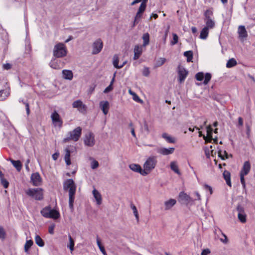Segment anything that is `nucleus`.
Wrapping results in <instances>:
<instances>
[{"label": "nucleus", "mask_w": 255, "mask_h": 255, "mask_svg": "<svg viewBox=\"0 0 255 255\" xmlns=\"http://www.w3.org/2000/svg\"><path fill=\"white\" fill-rule=\"evenodd\" d=\"M63 188L65 190L68 189L69 206L71 210H73L75 200V195L76 190V186L73 180L72 179L66 180L64 182Z\"/></svg>", "instance_id": "f257e3e1"}, {"label": "nucleus", "mask_w": 255, "mask_h": 255, "mask_svg": "<svg viewBox=\"0 0 255 255\" xmlns=\"http://www.w3.org/2000/svg\"><path fill=\"white\" fill-rule=\"evenodd\" d=\"M156 157L155 156L149 157L143 164L142 171L143 176H146L155 167L157 164Z\"/></svg>", "instance_id": "f03ea898"}, {"label": "nucleus", "mask_w": 255, "mask_h": 255, "mask_svg": "<svg viewBox=\"0 0 255 255\" xmlns=\"http://www.w3.org/2000/svg\"><path fill=\"white\" fill-rule=\"evenodd\" d=\"M43 217L46 218L56 220L60 217L59 212L54 209H52L50 206H47L43 208L41 212Z\"/></svg>", "instance_id": "7ed1b4c3"}, {"label": "nucleus", "mask_w": 255, "mask_h": 255, "mask_svg": "<svg viewBox=\"0 0 255 255\" xmlns=\"http://www.w3.org/2000/svg\"><path fill=\"white\" fill-rule=\"evenodd\" d=\"M82 134V128L80 127H77L72 131L68 132L67 136L64 138L63 142H67L69 140L77 141Z\"/></svg>", "instance_id": "20e7f679"}, {"label": "nucleus", "mask_w": 255, "mask_h": 255, "mask_svg": "<svg viewBox=\"0 0 255 255\" xmlns=\"http://www.w3.org/2000/svg\"><path fill=\"white\" fill-rule=\"evenodd\" d=\"M53 56L56 58H61L67 55V51L66 46L63 43H58L53 49Z\"/></svg>", "instance_id": "39448f33"}, {"label": "nucleus", "mask_w": 255, "mask_h": 255, "mask_svg": "<svg viewBox=\"0 0 255 255\" xmlns=\"http://www.w3.org/2000/svg\"><path fill=\"white\" fill-rule=\"evenodd\" d=\"M251 166L250 162L249 161H246L244 162L243 167L240 173L241 182L243 187L244 188L246 186V183L244 177L245 176L248 174L251 170Z\"/></svg>", "instance_id": "423d86ee"}, {"label": "nucleus", "mask_w": 255, "mask_h": 255, "mask_svg": "<svg viewBox=\"0 0 255 255\" xmlns=\"http://www.w3.org/2000/svg\"><path fill=\"white\" fill-rule=\"evenodd\" d=\"M27 195L34 198L35 200L43 199V190L42 188L29 189L26 191Z\"/></svg>", "instance_id": "0eeeda50"}, {"label": "nucleus", "mask_w": 255, "mask_h": 255, "mask_svg": "<svg viewBox=\"0 0 255 255\" xmlns=\"http://www.w3.org/2000/svg\"><path fill=\"white\" fill-rule=\"evenodd\" d=\"M147 0H143L142 2H141L139 7L137 10V13L134 17V19L133 23L132 26L134 27L136 24H137L140 18L142 17V14L143 12L145 11L146 7V2Z\"/></svg>", "instance_id": "6e6552de"}, {"label": "nucleus", "mask_w": 255, "mask_h": 255, "mask_svg": "<svg viewBox=\"0 0 255 255\" xmlns=\"http://www.w3.org/2000/svg\"><path fill=\"white\" fill-rule=\"evenodd\" d=\"M84 142L86 146H93L95 143L94 134L91 132H87L85 135Z\"/></svg>", "instance_id": "1a4fd4ad"}, {"label": "nucleus", "mask_w": 255, "mask_h": 255, "mask_svg": "<svg viewBox=\"0 0 255 255\" xmlns=\"http://www.w3.org/2000/svg\"><path fill=\"white\" fill-rule=\"evenodd\" d=\"M72 107L77 108L78 111L81 113L85 114L87 111V106L80 100H76L72 103Z\"/></svg>", "instance_id": "9d476101"}, {"label": "nucleus", "mask_w": 255, "mask_h": 255, "mask_svg": "<svg viewBox=\"0 0 255 255\" xmlns=\"http://www.w3.org/2000/svg\"><path fill=\"white\" fill-rule=\"evenodd\" d=\"M188 74L187 71L182 66H179L178 67V81L180 83H183L185 80Z\"/></svg>", "instance_id": "9b49d317"}, {"label": "nucleus", "mask_w": 255, "mask_h": 255, "mask_svg": "<svg viewBox=\"0 0 255 255\" xmlns=\"http://www.w3.org/2000/svg\"><path fill=\"white\" fill-rule=\"evenodd\" d=\"M103 44L101 39L96 40L93 44V54H98L102 49Z\"/></svg>", "instance_id": "f8f14e48"}, {"label": "nucleus", "mask_w": 255, "mask_h": 255, "mask_svg": "<svg viewBox=\"0 0 255 255\" xmlns=\"http://www.w3.org/2000/svg\"><path fill=\"white\" fill-rule=\"evenodd\" d=\"M30 180L33 185L35 186H40L42 183V178L38 172L32 173L30 177Z\"/></svg>", "instance_id": "ddd939ff"}, {"label": "nucleus", "mask_w": 255, "mask_h": 255, "mask_svg": "<svg viewBox=\"0 0 255 255\" xmlns=\"http://www.w3.org/2000/svg\"><path fill=\"white\" fill-rule=\"evenodd\" d=\"M53 124L55 126L62 127L63 122L60 117L59 115L56 111L52 113L51 116Z\"/></svg>", "instance_id": "4468645a"}, {"label": "nucleus", "mask_w": 255, "mask_h": 255, "mask_svg": "<svg viewBox=\"0 0 255 255\" xmlns=\"http://www.w3.org/2000/svg\"><path fill=\"white\" fill-rule=\"evenodd\" d=\"M237 210L238 212V217L240 221L242 223H246L247 221V215L245 212L244 208L241 205H238L237 207Z\"/></svg>", "instance_id": "2eb2a0df"}, {"label": "nucleus", "mask_w": 255, "mask_h": 255, "mask_svg": "<svg viewBox=\"0 0 255 255\" xmlns=\"http://www.w3.org/2000/svg\"><path fill=\"white\" fill-rule=\"evenodd\" d=\"M99 107L103 114L105 115H107L110 109V104L109 102L107 101H101L99 104Z\"/></svg>", "instance_id": "dca6fc26"}, {"label": "nucleus", "mask_w": 255, "mask_h": 255, "mask_svg": "<svg viewBox=\"0 0 255 255\" xmlns=\"http://www.w3.org/2000/svg\"><path fill=\"white\" fill-rule=\"evenodd\" d=\"M175 148L173 147H170L169 148H166L164 147L158 148L156 149V151L162 155H167L169 154H171L173 153Z\"/></svg>", "instance_id": "f3484780"}, {"label": "nucleus", "mask_w": 255, "mask_h": 255, "mask_svg": "<svg viewBox=\"0 0 255 255\" xmlns=\"http://www.w3.org/2000/svg\"><path fill=\"white\" fill-rule=\"evenodd\" d=\"M142 46L141 45H136L134 47V56L133 59H138L142 53Z\"/></svg>", "instance_id": "a211bd4d"}, {"label": "nucleus", "mask_w": 255, "mask_h": 255, "mask_svg": "<svg viewBox=\"0 0 255 255\" xmlns=\"http://www.w3.org/2000/svg\"><path fill=\"white\" fill-rule=\"evenodd\" d=\"M129 168L133 171L140 173L143 176V169L141 167L137 164H131L129 165Z\"/></svg>", "instance_id": "6ab92c4d"}, {"label": "nucleus", "mask_w": 255, "mask_h": 255, "mask_svg": "<svg viewBox=\"0 0 255 255\" xmlns=\"http://www.w3.org/2000/svg\"><path fill=\"white\" fill-rule=\"evenodd\" d=\"M176 203V200L174 199H170L164 202L165 210H168L171 209Z\"/></svg>", "instance_id": "aec40b11"}, {"label": "nucleus", "mask_w": 255, "mask_h": 255, "mask_svg": "<svg viewBox=\"0 0 255 255\" xmlns=\"http://www.w3.org/2000/svg\"><path fill=\"white\" fill-rule=\"evenodd\" d=\"M238 33L239 37L242 38L247 37L248 33L245 26L240 25L238 27Z\"/></svg>", "instance_id": "412c9836"}, {"label": "nucleus", "mask_w": 255, "mask_h": 255, "mask_svg": "<svg viewBox=\"0 0 255 255\" xmlns=\"http://www.w3.org/2000/svg\"><path fill=\"white\" fill-rule=\"evenodd\" d=\"M10 94V89L7 88L0 91V101H4Z\"/></svg>", "instance_id": "4be33fe9"}, {"label": "nucleus", "mask_w": 255, "mask_h": 255, "mask_svg": "<svg viewBox=\"0 0 255 255\" xmlns=\"http://www.w3.org/2000/svg\"><path fill=\"white\" fill-rule=\"evenodd\" d=\"M179 196L181 200L185 201L186 203H189L190 202L193 201V199L190 197V196L184 192H180Z\"/></svg>", "instance_id": "5701e85b"}, {"label": "nucleus", "mask_w": 255, "mask_h": 255, "mask_svg": "<svg viewBox=\"0 0 255 255\" xmlns=\"http://www.w3.org/2000/svg\"><path fill=\"white\" fill-rule=\"evenodd\" d=\"M93 196L97 202V204L99 205L102 204V196L99 192L96 189L93 190Z\"/></svg>", "instance_id": "b1692460"}, {"label": "nucleus", "mask_w": 255, "mask_h": 255, "mask_svg": "<svg viewBox=\"0 0 255 255\" xmlns=\"http://www.w3.org/2000/svg\"><path fill=\"white\" fill-rule=\"evenodd\" d=\"M63 78L65 79L71 80L73 77L72 71L69 70H63L62 71Z\"/></svg>", "instance_id": "393cba45"}, {"label": "nucleus", "mask_w": 255, "mask_h": 255, "mask_svg": "<svg viewBox=\"0 0 255 255\" xmlns=\"http://www.w3.org/2000/svg\"><path fill=\"white\" fill-rule=\"evenodd\" d=\"M171 169L178 175H181V172L178 168L177 163L175 161L171 162L170 164Z\"/></svg>", "instance_id": "a878e982"}, {"label": "nucleus", "mask_w": 255, "mask_h": 255, "mask_svg": "<svg viewBox=\"0 0 255 255\" xmlns=\"http://www.w3.org/2000/svg\"><path fill=\"white\" fill-rule=\"evenodd\" d=\"M223 176L224 179L226 180L227 184L230 187H231V174L230 173L225 170L223 172Z\"/></svg>", "instance_id": "bb28decb"}, {"label": "nucleus", "mask_w": 255, "mask_h": 255, "mask_svg": "<svg viewBox=\"0 0 255 255\" xmlns=\"http://www.w3.org/2000/svg\"><path fill=\"white\" fill-rule=\"evenodd\" d=\"M119 61V59L118 56L117 55H115L113 57V63L114 67L117 68H118V69L122 68L124 66V65L126 63V62H124L122 65H118Z\"/></svg>", "instance_id": "cd10ccee"}, {"label": "nucleus", "mask_w": 255, "mask_h": 255, "mask_svg": "<svg viewBox=\"0 0 255 255\" xmlns=\"http://www.w3.org/2000/svg\"><path fill=\"white\" fill-rule=\"evenodd\" d=\"M11 163L18 171H20L22 168V164L19 160L10 159Z\"/></svg>", "instance_id": "c85d7f7f"}, {"label": "nucleus", "mask_w": 255, "mask_h": 255, "mask_svg": "<svg viewBox=\"0 0 255 255\" xmlns=\"http://www.w3.org/2000/svg\"><path fill=\"white\" fill-rule=\"evenodd\" d=\"M205 21L206 23V26L205 27H207L208 29H212L214 27L215 23L212 18L205 19Z\"/></svg>", "instance_id": "c756f323"}, {"label": "nucleus", "mask_w": 255, "mask_h": 255, "mask_svg": "<svg viewBox=\"0 0 255 255\" xmlns=\"http://www.w3.org/2000/svg\"><path fill=\"white\" fill-rule=\"evenodd\" d=\"M209 34V29L207 27H204L201 32L200 35V38L202 39H205L207 38Z\"/></svg>", "instance_id": "7c9ffc66"}, {"label": "nucleus", "mask_w": 255, "mask_h": 255, "mask_svg": "<svg viewBox=\"0 0 255 255\" xmlns=\"http://www.w3.org/2000/svg\"><path fill=\"white\" fill-rule=\"evenodd\" d=\"M162 137L169 143L175 142V139L171 136L169 135L167 133H163L162 134Z\"/></svg>", "instance_id": "2f4dec72"}, {"label": "nucleus", "mask_w": 255, "mask_h": 255, "mask_svg": "<svg viewBox=\"0 0 255 255\" xmlns=\"http://www.w3.org/2000/svg\"><path fill=\"white\" fill-rule=\"evenodd\" d=\"M142 38L143 42L142 46L144 47L146 46L149 43V34L148 33H145L143 34Z\"/></svg>", "instance_id": "473e14b6"}, {"label": "nucleus", "mask_w": 255, "mask_h": 255, "mask_svg": "<svg viewBox=\"0 0 255 255\" xmlns=\"http://www.w3.org/2000/svg\"><path fill=\"white\" fill-rule=\"evenodd\" d=\"M35 242L36 244L40 247H43L44 246V243L43 240L38 235H36L35 237Z\"/></svg>", "instance_id": "72a5a7b5"}, {"label": "nucleus", "mask_w": 255, "mask_h": 255, "mask_svg": "<svg viewBox=\"0 0 255 255\" xmlns=\"http://www.w3.org/2000/svg\"><path fill=\"white\" fill-rule=\"evenodd\" d=\"M237 64V62L236 60L234 58H231L228 61L226 64V67L228 68H231L236 66Z\"/></svg>", "instance_id": "f704fd0d"}, {"label": "nucleus", "mask_w": 255, "mask_h": 255, "mask_svg": "<svg viewBox=\"0 0 255 255\" xmlns=\"http://www.w3.org/2000/svg\"><path fill=\"white\" fill-rule=\"evenodd\" d=\"M184 55L187 57V61L188 62H191L193 58V52L192 51H185L184 53Z\"/></svg>", "instance_id": "c9c22d12"}, {"label": "nucleus", "mask_w": 255, "mask_h": 255, "mask_svg": "<svg viewBox=\"0 0 255 255\" xmlns=\"http://www.w3.org/2000/svg\"><path fill=\"white\" fill-rule=\"evenodd\" d=\"M49 66L53 69H60V66L58 63L57 61L52 60L49 63Z\"/></svg>", "instance_id": "e433bc0d"}, {"label": "nucleus", "mask_w": 255, "mask_h": 255, "mask_svg": "<svg viewBox=\"0 0 255 255\" xmlns=\"http://www.w3.org/2000/svg\"><path fill=\"white\" fill-rule=\"evenodd\" d=\"M33 244V242L31 240L26 241L24 245V251L25 252H28L29 249L31 248Z\"/></svg>", "instance_id": "4c0bfd02"}, {"label": "nucleus", "mask_w": 255, "mask_h": 255, "mask_svg": "<svg viewBox=\"0 0 255 255\" xmlns=\"http://www.w3.org/2000/svg\"><path fill=\"white\" fill-rule=\"evenodd\" d=\"M68 238L69 240V245L68 246V247L70 249L71 252L72 253L74 251V241L70 235H69Z\"/></svg>", "instance_id": "58836bf2"}, {"label": "nucleus", "mask_w": 255, "mask_h": 255, "mask_svg": "<svg viewBox=\"0 0 255 255\" xmlns=\"http://www.w3.org/2000/svg\"><path fill=\"white\" fill-rule=\"evenodd\" d=\"M166 61L165 58H160L156 61L155 65V67H158L162 66Z\"/></svg>", "instance_id": "ea45409f"}, {"label": "nucleus", "mask_w": 255, "mask_h": 255, "mask_svg": "<svg viewBox=\"0 0 255 255\" xmlns=\"http://www.w3.org/2000/svg\"><path fill=\"white\" fill-rule=\"evenodd\" d=\"M130 207H131V208L132 209V210L133 211V214H134V216H135L137 221L138 222V221H139V216H138V212H137V210L136 209V207H135V206H134L132 204H131Z\"/></svg>", "instance_id": "a19ab883"}, {"label": "nucleus", "mask_w": 255, "mask_h": 255, "mask_svg": "<svg viewBox=\"0 0 255 255\" xmlns=\"http://www.w3.org/2000/svg\"><path fill=\"white\" fill-rule=\"evenodd\" d=\"M6 237V233L2 226H0V239L4 240Z\"/></svg>", "instance_id": "79ce46f5"}, {"label": "nucleus", "mask_w": 255, "mask_h": 255, "mask_svg": "<svg viewBox=\"0 0 255 255\" xmlns=\"http://www.w3.org/2000/svg\"><path fill=\"white\" fill-rule=\"evenodd\" d=\"M211 77H212V76L210 73H206V74L205 75V78H204V81L203 82L204 84L205 85H207L209 83V82L210 81Z\"/></svg>", "instance_id": "37998d69"}, {"label": "nucleus", "mask_w": 255, "mask_h": 255, "mask_svg": "<svg viewBox=\"0 0 255 255\" xmlns=\"http://www.w3.org/2000/svg\"><path fill=\"white\" fill-rule=\"evenodd\" d=\"M207 128V135L209 138H212V133H213V128H212L210 125L208 126L206 128Z\"/></svg>", "instance_id": "c03bdc74"}, {"label": "nucleus", "mask_w": 255, "mask_h": 255, "mask_svg": "<svg viewBox=\"0 0 255 255\" xmlns=\"http://www.w3.org/2000/svg\"><path fill=\"white\" fill-rule=\"evenodd\" d=\"M204 77V74L203 72H200L197 73L195 75V78L197 80L201 81L203 80Z\"/></svg>", "instance_id": "a18cd8bd"}, {"label": "nucleus", "mask_w": 255, "mask_h": 255, "mask_svg": "<svg viewBox=\"0 0 255 255\" xmlns=\"http://www.w3.org/2000/svg\"><path fill=\"white\" fill-rule=\"evenodd\" d=\"M173 40L171 41V45H174L178 43V36L176 33H173Z\"/></svg>", "instance_id": "49530a36"}, {"label": "nucleus", "mask_w": 255, "mask_h": 255, "mask_svg": "<svg viewBox=\"0 0 255 255\" xmlns=\"http://www.w3.org/2000/svg\"><path fill=\"white\" fill-rule=\"evenodd\" d=\"M0 182L4 188H7L8 187L9 182L4 178H1Z\"/></svg>", "instance_id": "de8ad7c7"}, {"label": "nucleus", "mask_w": 255, "mask_h": 255, "mask_svg": "<svg viewBox=\"0 0 255 255\" xmlns=\"http://www.w3.org/2000/svg\"><path fill=\"white\" fill-rule=\"evenodd\" d=\"M213 12L210 9H207L206 10L204 13V15L205 16V19L211 18V15H212Z\"/></svg>", "instance_id": "09e8293b"}, {"label": "nucleus", "mask_w": 255, "mask_h": 255, "mask_svg": "<svg viewBox=\"0 0 255 255\" xmlns=\"http://www.w3.org/2000/svg\"><path fill=\"white\" fill-rule=\"evenodd\" d=\"M150 74V71L148 67H145L142 70V74L145 77H147L149 76Z\"/></svg>", "instance_id": "8fccbe9b"}, {"label": "nucleus", "mask_w": 255, "mask_h": 255, "mask_svg": "<svg viewBox=\"0 0 255 255\" xmlns=\"http://www.w3.org/2000/svg\"><path fill=\"white\" fill-rule=\"evenodd\" d=\"M19 102H21L25 106L26 111V114L27 115H28L30 113V109H29V104L28 103H26L24 102L23 100H19Z\"/></svg>", "instance_id": "3c124183"}, {"label": "nucleus", "mask_w": 255, "mask_h": 255, "mask_svg": "<svg viewBox=\"0 0 255 255\" xmlns=\"http://www.w3.org/2000/svg\"><path fill=\"white\" fill-rule=\"evenodd\" d=\"M99 166V163L97 161L94 160L91 162V168L93 169L97 168Z\"/></svg>", "instance_id": "603ef678"}, {"label": "nucleus", "mask_w": 255, "mask_h": 255, "mask_svg": "<svg viewBox=\"0 0 255 255\" xmlns=\"http://www.w3.org/2000/svg\"><path fill=\"white\" fill-rule=\"evenodd\" d=\"M132 98L134 101L137 102L142 103V100H141L138 96L136 94H134V95L132 96Z\"/></svg>", "instance_id": "864d4df0"}, {"label": "nucleus", "mask_w": 255, "mask_h": 255, "mask_svg": "<svg viewBox=\"0 0 255 255\" xmlns=\"http://www.w3.org/2000/svg\"><path fill=\"white\" fill-rule=\"evenodd\" d=\"M65 152L64 159L70 158V151L68 148L65 149Z\"/></svg>", "instance_id": "5fc2aeb1"}, {"label": "nucleus", "mask_w": 255, "mask_h": 255, "mask_svg": "<svg viewBox=\"0 0 255 255\" xmlns=\"http://www.w3.org/2000/svg\"><path fill=\"white\" fill-rule=\"evenodd\" d=\"M113 89V86L110 85L104 91V93H108Z\"/></svg>", "instance_id": "6e6d98bb"}, {"label": "nucleus", "mask_w": 255, "mask_h": 255, "mask_svg": "<svg viewBox=\"0 0 255 255\" xmlns=\"http://www.w3.org/2000/svg\"><path fill=\"white\" fill-rule=\"evenodd\" d=\"M95 87L96 85L95 84L90 86L89 89L88 93L91 94L94 91Z\"/></svg>", "instance_id": "4d7b16f0"}, {"label": "nucleus", "mask_w": 255, "mask_h": 255, "mask_svg": "<svg viewBox=\"0 0 255 255\" xmlns=\"http://www.w3.org/2000/svg\"><path fill=\"white\" fill-rule=\"evenodd\" d=\"M210 251L209 249H204L202 251L201 255H208L210 253Z\"/></svg>", "instance_id": "13d9d810"}, {"label": "nucleus", "mask_w": 255, "mask_h": 255, "mask_svg": "<svg viewBox=\"0 0 255 255\" xmlns=\"http://www.w3.org/2000/svg\"><path fill=\"white\" fill-rule=\"evenodd\" d=\"M222 235L223 236V237H224V239H221L220 240L222 242L225 243V244H227L228 243V238L227 237L226 235H225L224 234L222 233Z\"/></svg>", "instance_id": "bf43d9fd"}, {"label": "nucleus", "mask_w": 255, "mask_h": 255, "mask_svg": "<svg viewBox=\"0 0 255 255\" xmlns=\"http://www.w3.org/2000/svg\"><path fill=\"white\" fill-rule=\"evenodd\" d=\"M204 188L206 190H209V191L210 192V194H212L213 190H212V187L211 186L206 184V185H204Z\"/></svg>", "instance_id": "052dcab7"}, {"label": "nucleus", "mask_w": 255, "mask_h": 255, "mask_svg": "<svg viewBox=\"0 0 255 255\" xmlns=\"http://www.w3.org/2000/svg\"><path fill=\"white\" fill-rule=\"evenodd\" d=\"M54 229V225L51 226L49 227L48 232L50 234H53Z\"/></svg>", "instance_id": "680f3d73"}, {"label": "nucleus", "mask_w": 255, "mask_h": 255, "mask_svg": "<svg viewBox=\"0 0 255 255\" xmlns=\"http://www.w3.org/2000/svg\"><path fill=\"white\" fill-rule=\"evenodd\" d=\"M3 68L5 70H8L11 68V65L9 63L4 64L3 65Z\"/></svg>", "instance_id": "e2e57ef3"}, {"label": "nucleus", "mask_w": 255, "mask_h": 255, "mask_svg": "<svg viewBox=\"0 0 255 255\" xmlns=\"http://www.w3.org/2000/svg\"><path fill=\"white\" fill-rule=\"evenodd\" d=\"M99 249L101 251V252L102 253L103 255H107V253L105 250L104 247L103 246L102 247H100Z\"/></svg>", "instance_id": "0e129e2a"}, {"label": "nucleus", "mask_w": 255, "mask_h": 255, "mask_svg": "<svg viewBox=\"0 0 255 255\" xmlns=\"http://www.w3.org/2000/svg\"><path fill=\"white\" fill-rule=\"evenodd\" d=\"M59 154L58 152H55L54 153L52 156L53 159L54 160H56L59 157Z\"/></svg>", "instance_id": "69168bd1"}, {"label": "nucleus", "mask_w": 255, "mask_h": 255, "mask_svg": "<svg viewBox=\"0 0 255 255\" xmlns=\"http://www.w3.org/2000/svg\"><path fill=\"white\" fill-rule=\"evenodd\" d=\"M238 125L239 126H243V120L241 117L238 118Z\"/></svg>", "instance_id": "338daca9"}, {"label": "nucleus", "mask_w": 255, "mask_h": 255, "mask_svg": "<svg viewBox=\"0 0 255 255\" xmlns=\"http://www.w3.org/2000/svg\"><path fill=\"white\" fill-rule=\"evenodd\" d=\"M30 162V160L29 159H28L26 161V163H25V168H26V170L27 171H29V166H28V164Z\"/></svg>", "instance_id": "774afa93"}]
</instances>
